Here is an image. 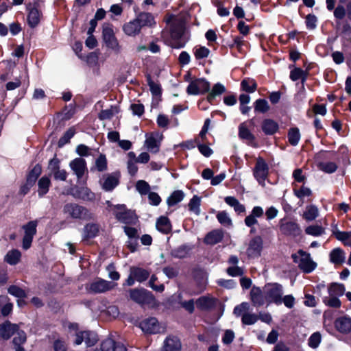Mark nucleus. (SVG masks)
I'll use <instances>...</instances> for the list:
<instances>
[{
	"instance_id": "f257e3e1",
	"label": "nucleus",
	"mask_w": 351,
	"mask_h": 351,
	"mask_svg": "<svg viewBox=\"0 0 351 351\" xmlns=\"http://www.w3.org/2000/svg\"><path fill=\"white\" fill-rule=\"evenodd\" d=\"M62 213L67 217L73 219L90 220L93 219V214L85 206L77 203H66L64 205Z\"/></svg>"
},
{
	"instance_id": "f03ea898",
	"label": "nucleus",
	"mask_w": 351,
	"mask_h": 351,
	"mask_svg": "<svg viewBox=\"0 0 351 351\" xmlns=\"http://www.w3.org/2000/svg\"><path fill=\"white\" fill-rule=\"evenodd\" d=\"M185 32V23L182 20L173 21L169 27V33L173 42L170 47L173 49L184 48L187 40L183 39Z\"/></svg>"
},
{
	"instance_id": "7ed1b4c3",
	"label": "nucleus",
	"mask_w": 351,
	"mask_h": 351,
	"mask_svg": "<svg viewBox=\"0 0 351 351\" xmlns=\"http://www.w3.org/2000/svg\"><path fill=\"white\" fill-rule=\"evenodd\" d=\"M129 293L130 298L141 306L151 305L156 301L154 294L144 288L131 289Z\"/></svg>"
},
{
	"instance_id": "20e7f679",
	"label": "nucleus",
	"mask_w": 351,
	"mask_h": 351,
	"mask_svg": "<svg viewBox=\"0 0 351 351\" xmlns=\"http://www.w3.org/2000/svg\"><path fill=\"white\" fill-rule=\"evenodd\" d=\"M293 259L298 267L304 273H311L313 271L317 264L311 259L310 254L300 250L296 254L292 255Z\"/></svg>"
},
{
	"instance_id": "39448f33",
	"label": "nucleus",
	"mask_w": 351,
	"mask_h": 351,
	"mask_svg": "<svg viewBox=\"0 0 351 351\" xmlns=\"http://www.w3.org/2000/svg\"><path fill=\"white\" fill-rule=\"evenodd\" d=\"M41 173L42 166L38 163L27 172L25 178V182L21 186L19 193L23 195H27L29 192L31 188L35 185Z\"/></svg>"
},
{
	"instance_id": "423d86ee",
	"label": "nucleus",
	"mask_w": 351,
	"mask_h": 351,
	"mask_svg": "<svg viewBox=\"0 0 351 351\" xmlns=\"http://www.w3.org/2000/svg\"><path fill=\"white\" fill-rule=\"evenodd\" d=\"M150 273L148 270L136 266H132L130 269V275L123 282V286L131 287L134 285L135 281L143 282L147 280L149 277Z\"/></svg>"
},
{
	"instance_id": "0eeeda50",
	"label": "nucleus",
	"mask_w": 351,
	"mask_h": 351,
	"mask_svg": "<svg viewBox=\"0 0 351 351\" xmlns=\"http://www.w3.org/2000/svg\"><path fill=\"white\" fill-rule=\"evenodd\" d=\"M102 39L108 48L114 51L119 50L120 46L111 23H108L103 25Z\"/></svg>"
},
{
	"instance_id": "6e6552de",
	"label": "nucleus",
	"mask_w": 351,
	"mask_h": 351,
	"mask_svg": "<svg viewBox=\"0 0 351 351\" xmlns=\"http://www.w3.org/2000/svg\"><path fill=\"white\" fill-rule=\"evenodd\" d=\"M37 220L29 221L23 226L22 228L24 230V236L23 237L22 246L24 250H27L30 248L34 237L37 232Z\"/></svg>"
},
{
	"instance_id": "1a4fd4ad",
	"label": "nucleus",
	"mask_w": 351,
	"mask_h": 351,
	"mask_svg": "<svg viewBox=\"0 0 351 351\" xmlns=\"http://www.w3.org/2000/svg\"><path fill=\"white\" fill-rule=\"evenodd\" d=\"M98 341V335L95 332L92 330H80L76 332L73 343L75 346H79L84 341L86 347H92L94 346Z\"/></svg>"
},
{
	"instance_id": "9d476101",
	"label": "nucleus",
	"mask_w": 351,
	"mask_h": 351,
	"mask_svg": "<svg viewBox=\"0 0 351 351\" xmlns=\"http://www.w3.org/2000/svg\"><path fill=\"white\" fill-rule=\"evenodd\" d=\"M114 209L117 210L114 212V216L118 221L125 224L134 223L136 215L131 210L127 209L125 204H117Z\"/></svg>"
},
{
	"instance_id": "9b49d317",
	"label": "nucleus",
	"mask_w": 351,
	"mask_h": 351,
	"mask_svg": "<svg viewBox=\"0 0 351 351\" xmlns=\"http://www.w3.org/2000/svg\"><path fill=\"white\" fill-rule=\"evenodd\" d=\"M39 3L34 1V4L29 3L27 5V10L28 11L27 16V21L29 27H36L40 22L43 16L41 11L39 10Z\"/></svg>"
},
{
	"instance_id": "f8f14e48",
	"label": "nucleus",
	"mask_w": 351,
	"mask_h": 351,
	"mask_svg": "<svg viewBox=\"0 0 351 351\" xmlns=\"http://www.w3.org/2000/svg\"><path fill=\"white\" fill-rule=\"evenodd\" d=\"M266 300L269 302L281 303L282 287L278 284L267 285L265 287Z\"/></svg>"
},
{
	"instance_id": "ddd939ff",
	"label": "nucleus",
	"mask_w": 351,
	"mask_h": 351,
	"mask_svg": "<svg viewBox=\"0 0 351 351\" xmlns=\"http://www.w3.org/2000/svg\"><path fill=\"white\" fill-rule=\"evenodd\" d=\"M120 178L121 173L119 171L104 175V182L101 184L102 189L105 191H112L119 184Z\"/></svg>"
},
{
	"instance_id": "4468645a",
	"label": "nucleus",
	"mask_w": 351,
	"mask_h": 351,
	"mask_svg": "<svg viewBox=\"0 0 351 351\" xmlns=\"http://www.w3.org/2000/svg\"><path fill=\"white\" fill-rule=\"evenodd\" d=\"M263 248V241L261 237L256 236L252 238L247 248V255L250 258H256L261 256Z\"/></svg>"
},
{
	"instance_id": "2eb2a0df",
	"label": "nucleus",
	"mask_w": 351,
	"mask_h": 351,
	"mask_svg": "<svg viewBox=\"0 0 351 351\" xmlns=\"http://www.w3.org/2000/svg\"><path fill=\"white\" fill-rule=\"evenodd\" d=\"M142 330L147 334H156L160 332V326L158 319L154 317H150L142 320L139 324Z\"/></svg>"
},
{
	"instance_id": "dca6fc26",
	"label": "nucleus",
	"mask_w": 351,
	"mask_h": 351,
	"mask_svg": "<svg viewBox=\"0 0 351 351\" xmlns=\"http://www.w3.org/2000/svg\"><path fill=\"white\" fill-rule=\"evenodd\" d=\"M280 230L284 234L293 236L299 235L301 232L300 227L296 222L284 219L280 221Z\"/></svg>"
},
{
	"instance_id": "f3484780",
	"label": "nucleus",
	"mask_w": 351,
	"mask_h": 351,
	"mask_svg": "<svg viewBox=\"0 0 351 351\" xmlns=\"http://www.w3.org/2000/svg\"><path fill=\"white\" fill-rule=\"evenodd\" d=\"M254 174L258 182L262 184H265V180L268 174V167L264 160L259 158L257 160Z\"/></svg>"
},
{
	"instance_id": "a211bd4d",
	"label": "nucleus",
	"mask_w": 351,
	"mask_h": 351,
	"mask_svg": "<svg viewBox=\"0 0 351 351\" xmlns=\"http://www.w3.org/2000/svg\"><path fill=\"white\" fill-rule=\"evenodd\" d=\"M19 326L5 320L0 324V337L4 340H8L19 330Z\"/></svg>"
},
{
	"instance_id": "6ab92c4d",
	"label": "nucleus",
	"mask_w": 351,
	"mask_h": 351,
	"mask_svg": "<svg viewBox=\"0 0 351 351\" xmlns=\"http://www.w3.org/2000/svg\"><path fill=\"white\" fill-rule=\"evenodd\" d=\"M263 209L261 206H255L252 209L251 214L247 216L245 219V223L247 226L251 228L250 232L255 233L256 229L254 227L258 224L256 218L263 216Z\"/></svg>"
},
{
	"instance_id": "aec40b11",
	"label": "nucleus",
	"mask_w": 351,
	"mask_h": 351,
	"mask_svg": "<svg viewBox=\"0 0 351 351\" xmlns=\"http://www.w3.org/2000/svg\"><path fill=\"white\" fill-rule=\"evenodd\" d=\"M99 225L96 223H86L83 228L82 241H88L99 235Z\"/></svg>"
},
{
	"instance_id": "412c9836",
	"label": "nucleus",
	"mask_w": 351,
	"mask_h": 351,
	"mask_svg": "<svg viewBox=\"0 0 351 351\" xmlns=\"http://www.w3.org/2000/svg\"><path fill=\"white\" fill-rule=\"evenodd\" d=\"M101 351H127V348L122 343L108 338L101 342Z\"/></svg>"
},
{
	"instance_id": "4be33fe9",
	"label": "nucleus",
	"mask_w": 351,
	"mask_h": 351,
	"mask_svg": "<svg viewBox=\"0 0 351 351\" xmlns=\"http://www.w3.org/2000/svg\"><path fill=\"white\" fill-rule=\"evenodd\" d=\"M336 330L341 334L347 335L351 332V318L343 316L337 318L335 322Z\"/></svg>"
},
{
	"instance_id": "5701e85b",
	"label": "nucleus",
	"mask_w": 351,
	"mask_h": 351,
	"mask_svg": "<svg viewBox=\"0 0 351 351\" xmlns=\"http://www.w3.org/2000/svg\"><path fill=\"white\" fill-rule=\"evenodd\" d=\"M69 166L78 178H82L86 170V162L82 158H76L71 160Z\"/></svg>"
},
{
	"instance_id": "b1692460",
	"label": "nucleus",
	"mask_w": 351,
	"mask_h": 351,
	"mask_svg": "<svg viewBox=\"0 0 351 351\" xmlns=\"http://www.w3.org/2000/svg\"><path fill=\"white\" fill-rule=\"evenodd\" d=\"M223 232L221 229H215L208 232L204 238V243L206 245H214L220 243L223 239Z\"/></svg>"
},
{
	"instance_id": "393cba45",
	"label": "nucleus",
	"mask_w": 351,
	"mask_h": 351,
	"mask_svg": "<svg viewBox=\"0 0 351 351\" xmlns=\"http://www.w3.org/2000/svg\"><path fill=\"white\" fill-rule=\"evenodd\" d=\"M217 299L208 296H201L197 299L195 303L197 308L201 311H210L216 306Z\"/></svg>"
},
{
	"instance_id": "a878e982",
	"label": "nucleus",
	"mask_w": 351,
	"mask_h": 351,
	"mask_svg": "<svg viewBox=\"0 0 351 351\" xmlns=\"http://www.w3.org/2000/svg\"><path fill=\"white\" fill-rule=\"evenodd\" d=\"M141 25L136 19L126 23L123 26V31L129 36H136L141 30Z\"/></svg>"
},
{
	"instance_id": "bb28decb",
	"label": "nucleus",
	"mask_w": 351,
	"mask_h": 351,
	"mask_svg": "<svg viewBox=\"0 0 351 351\" xmlns=\"http://www.w3.org/2000/svg\"><path fill=\"white\" fill-rule=\"evenodd\" d=\"M51 182L48 176H43L38 181V194L40 197L45 195L49 190Z\"/></svg>"
},
{
	"instance_id": "cd10ccee",
	"label": "nucleus",
	"mask_w": 351,
	"mask_h": 351,
	"mask_svg": "<svg viewBox=\"0 0 351 351\" xmlns=\"http://www.w3.org/2000/svg\"><path fill=\"white\" fill-rule=\"evenodd\" d=\"M226 90V88L222 84H215L213 86L211 91L208 94L206 97V101L212 105L215 104V97L217 96L221 95V94L225 93Z\"/></svg>"
},
{
	"instance_id": "c85d7f7f",
	"label": "nucleus",
	"mask_w": 351,
	"mask_h": 351,
	"mask_svg": "<svg viewBox=\"0 0 351 351\" xmlns=\"http://www.w3.org/2000/svg\"><path fill=\"white\" fill-rule=\"evenodd\" d=\"M157 230L165 234L171 231V223L169 219L166 216H160L156 221Z\"/></svg>"
},
{
	"instance_id": "c756f323",
	"label": "nucleus",
	"mask_w": 351,
	"mask_h": 351,
	"mask_svg": "<svg viewBox=\"0 0 351 351\" xmlns=\"http://www.w3.org/2000/svg\"><path fill=\"white\" fill-rule=\"evenodd\" d=\"M10 300L8 296L5 295H0V306L2 304H4V305L1 306L0 311L1 315L4 317L10 315L13 311L14 305L12 302H10Z\"/></svg>"
},
{
	"instance_id": "7c9ffc66",
	"label": "nucleus",
	"mask_w": 351,
	"mask_h": 351,
	"mask_svg": "<svg viewBox=\"0 0 351 351\" xmlns=\"http://www.w3.org/2000/svg\"><path fill=\"white\" fill-rule=\"evenodd\" d=\"M181 342L177 337H167L165 341L162 351H181Z\"/></svg>"
},
{
	"instance_id": "2f4dec72",
	"label": "nucleus",
	"mask_w": 351,
	"mask_h": 351,
	"mask_svg": "<svg viewBox=\"0 0 351 351\" xmlns=\"http://www.w3.org/2000/svg\"><path fill=\"white\" fill-rule=\"evenodd\" d=\"M261 128L265 134L272 135L278 131L279 126L275 121L267 119L263 121Z\"/></svg>"
},
{
	"instance_id": "473e14b6",
	"label": "nucleus",
	"mask_w": 351,
	"mask_h": 351,
	"mask_svg": "<svg viewBox=\"0 0 351 351\" xmlns=\"http://www.w3.org/2000/svg\"><path fill=\"white\" fill-rule=\"evenodd\" d=\"M136 19L141 28L145 26L152 27L156 24L153 15L149 12H141Z\"/></svg>"
},
{
	"instance_id": "72a5a7b5",
	"label": "nucleus",
	"mask_w": 351,
	"mask_h": 351,
	"mask_svg": "<svg viewBox=\"0 0 351 351\" xmlns=\"http://www.w3.org/2000/svg\"><path fill=\"white\" fill-rule=\"evenodd\" d=\"M110 289V282L105 280H99L90 285V291L95 293H103Z\"/></svg>"
},
{
	"instance_id": "f704fd0d",
	"label": "nucleus",
	"mask_w": 351,
	"mask_h": 351,
	"mask_svg": "<svg viewBox=\"0 0 351 351\" xmlns=\"http://www.w3.org/2000/svg\"><path fill=\"white\" fill-rule=\"evenodd\" d=\"M191 249L192 247L189 245L182 244L171 250L170 254L176 258H184L189 254Z\"/></svg>"
},
{
	"instance_id": "c9c22d12",
	"label": "nucleus",
	"mask_w": 351,
	"mask_h": 351,
	"mask_svg": "<svg viewBox=\"0 0 351 351\" xmlns=\"http://www.w3.org/2000/svg\"><path fill=\"white\" fill-rule=\"evenodd\" d=\"M21 258V252L17 249H12L4 256V261L10 265H17Z\"/></svg>"
},
{
	"instance_id": "e433bc0d",
	"label": "nucleus",
	"mask_w": 351,
	"mask_h": 351,
	"mask_svg": "<svg viewBox=\"0 0 351 351\" xmlns=\"http://www.w3.org/2000/svg\"><path fill=\"white\" fill-rule=\"evenodd\" d=\"M319 209L313 204L308 205L302 214V218L307 221L315 220L319 216Z\"/></svg>"
},
{
	"instance_id": "4c0bfd02",
	"label": "nucleus",
	"mask_w": 351,
	"mask_h": 351,
	"mask_svg": "<svg viewBox=\"0 0 351 351\" xmlns=\"http://www.w3.org/2000/svg\"><path fill=\"white\" fill-rule=\"evenodd\" d=\"M73 197L82 200H92L95 197V195L87 187L78 188L73 194Z\"/></svg>"
},
{
	"instance_id": "58836bf2",
	"label": "nucleus",
	"mask_w": 351,
	"mask_h": 351,
	"mask_svg": "<svg viewBox=\"0 0 351 351\" xmlns=\"http://www.w3.org/2000/svg\"><path fill=\"white\" fill-rule=\"evenodd\" d=\"M332 234L336 239L341 241L345 245H351V232H341L337 230V226L332 230Z\"/></svg>"
},
{
	"instance_id": "ea45409f",
	"label": "nucleus",
	"mask_w": 351,
	"mask_h": 351,
	"mask_svg": "<svg viewBox=\"0 0 351 351\" xmlns=\"http://www.w3.org/2000/svg\"><path fill=\"white\" fill-rule=\"evenodd\" d=\"M146 82L149 87L152 95L154 97H161L162 95V88L160 84L155 83L150 74L147 73L145 75Z\"/></svg>"
},
{
	"instance_id": "a19ab883",
	"label": "nucleus",
	"mask_w": 351,
	"mask_h": 351,
	"mask_svg": "<svg viewBox=\"0 0 351 351\" xmlns=\"http://www.w3.org/2000/svg\"><path fill=\"white\" fill-rule=\"evenodd\" d=\"M184 193L182 190H176L167 197V204L169 207L173 206L183 200Z\"/></svg>"
},
{
	"instance_id": "79ce46f5",
	"label": "nucleus",
	"mask_w": 351,
	"mask_h": 351,
	"mask_svg": "<svg viewBox=\"0 0 351 351\" xmlns=\"http://www.w3.org/2000/svg\"><path fill=\"white\" fill-rule=\"evenodd\" d=\"M233 14L237 18H231L230 19L228 23L230 25V27H233L234 24L237 23V21H238L237 24V28L239 32V34H241V6H239L237 5V6L234 8L233 10Z\"/></svg>"
},
{
	"instance_id": "37998d69",
	"label": "nucleus",
	"mask_w": 351,
	"mask_h": 351,
	"mask_svg": "<svg viewBox=\"0 0 351 351\" xmlns=\"http://www.w3.org/2000/svg\"><path fill=\"white\" fill-rule=\"evenodd\" d=\"M145 146L147 147V149L153 153V154H157L160 151V141H157L156 138L151 136L146 138L145 142Z\"/></svg>"
},
{
	"instance_id": "c03bdc74",
	"label": "nucleus",
	"mask_w": 351,
	"mask_h": 351,
	"mask_svg": "<svg viewBox=\"0 0 351 351\" xmlns=\"http://www.w3.org/2000/svg\"><path fill=\"white\" fill-rule=\"evenodd\" d=\"M330 258L335 264H341L345 261V253L341 248H335L330 252Z\"/></svg>"
},
{
	"instance_id": "a18cd8bd",
	"label": "nucleus",
	"mask_w": 351,
	"mask_h": 351,
	"mask_svg": "<svg viewBox=\"0 0 351 351\" xmlns=\"http://www.w3.org/2000/svg\"><path fill=\"white\" fill-rule=\"evenodd\" d=\"M346 291L345 287L343 284L332 283L328 287V294L330 295L341 296Z\"/></svg>"
},
{
	"instance_id": "49530a36",
	"label": "nucleus",
	"mask_w": 351,
	"mask_h": 351,
	"mask_svg": "<svg viewBox=\"0 0 351 351\" xmlns=\"http://www.w3.org/2000/svg\"><path fill=\"white\" fill-rule=\"evenodd\" d=\"M250 299L254 305H262L264 303L261 291L258 287H253L250 291Z\"/></svg>"
},
{
	"instance_id": "de8ad7c7",
	"label": "nucleus",
	"mask_w": 351,
	"mask_h": 351,
	"mask_svg": "<svg viewBox=\"0 0 351 351\" xmlns=\"http://www.w3.org/2000/svg\"><path fill=\"white\" fill-rule=\"evenodd\" d=\"M75 129L74 127L69 128L64 134L60 138L58 145L59 147H62L65 144L70 143V140L71 138L74 136L75 134Z\"/></svg>"
},
{
	"instance_id": "09e8293b",
	"label": "nucleus",
	"mask_w": 351,
	"mask_h": 351,
	"mask_svg": "<svg viewBox=\"0 0 351 351\" xmlns=\"http://www.w3.org/2000/svg\"><path fill=\"white\" fill-rule=\"evenodd\" d=\"M8 293L17 298H26L27 297L26 291L15 285H10L8 288Z\"/></svg>"
},
{
	"instance_id": "8fccbe9b",
	"label": "nucleus",
	"mask_w": 351,
	"mask_h": 351,
	"mask_svg": "<svg viewBox=\"0 0 351 351\" xmlns=\"http://www.w3.org/2000/svg\"><path fill=\"white\" fill-rule=\"evenodd\" d=\"M300 132L298 128H291L289 130L288 132V140L289 143L295 146L298 144L300 140Z\"/></svg>"
},
{
	"instance_id": "3c124183",
	"label": "nucleus",
	"mask_w": 351,
	"mask_h": 351,
	"mask_svg": "<svg viewBox=\"0 0 351 351\" xmlns=\"http://www.w3.org/2000/svg\"><path fill=\"white\" fill-rule=\"evenodd\" d=\"M305 233L313 237H319L325 233V228L319 225H311L305 228Z\"/></svg>"
},
{
	"instance_id": "603ef678",
	"label": "nucleus",
	"mask_w": 351,
	"mask_h": 351,
	"mask_svg": "<svg viewBox=\"0 0 351 351\" xmlns=\"http://www.w3.org/2000/svg\"><path fill=\"white\" fill-rule=\"evenodd\" d=\"M201 198L195 195L189 203V209L190 211L194 212L196 215L200 213Z\"/></svg>"
},
{
	"instance_id": "864d4df0",
	"label": "nucleus",
	"mask_w": 351,
	"mask_h": 351,
	"mask_svg": "<svg viewBox=\"0 0 351 351\" xmlns=\"http://www.w3.org/2000/svg\"><path fill=\"white\" fill-rule=\"evenodd\" d=\"M194 56L197 60H201L207 58L210 54V49L204 46L193 49Z\"/></svg>"
},
{
	"instance_id": "5fc2aeb1",
	"label": "nucleus",
	"mask_w": 351,
	"mask_h": 351,
	"mask_svg": "<svg viewBox=\"0 0 351 351\" xmlns=\"http://www.w3.org/2000/svg\"><path fill=\"white\" fill-rule=\"evenodd\" d=\"M95 166L98 171L102 172L107 169L108 162L105 154H101L95 161Z\"/></svg>"
},
{
	"instance_id": "6e6d98bb",
	"label": "nucleus",
	"mask_w": 351,
	"mask_h": 351,
	"mask_svg": "<svg viewBox=\"0 0 351 351\" xmlns=\"http://www.w3.org/2000/svg\"><path fill=\"white\" fill-rule=\"evenodd\" d=\"M323 302L328 306L332 308H339L341 306V302L337 296L328 295L323 298Z\"/></svg>"
},
{
	"instance_id": "4d7b16f0",
	"label": "nucleus",
	"mask_w": 351,
	"mask_h": 351,
	"mask_svg": "<svg viewBox=\"0 0 351 351\" xmlns=\"http://www.w3.org/2000/svg\"><path fill=\"white\" fill-rule=\"evenodd\" d=\"M216 217L222 226L228 227L232 225V221L225 210L219 211Z\"/></svg>"
},
{
	"instance_id": "13d9d810",
	"label": "nucleus",
	"mask_w": 351,
	"mask_h": 351,
	"mask_svg": "<svg viewBox=\"0 0 351 351\" xmlns=\"http://www.w3.org/2000/svg\"><path fill=\"white\" fill-rule=\"evenodd\" d=\"M49 171V176H52V173L60 168V160L57 158V155L55 154L54 157L51 158L48 163L47 167Z\"/></svg>"
},
{
	"instance_id": "bf43d9fd",
	"label": "nucleus",
	"mask_w": 351,
	"mask_h": 351,
	"mask_svg": "<svg viewBox=\"0 0 351 351\" xmlns=\"http://www.w3.org/2000/svg\"><path fill=\"white\" fill-rule=\"evenodd\" d=\"M225 202L229 206L234 207V210L240 214L241 213V204L239 203V200L236 199L234 197L228 196L224 199Z\"/></svg>"
},
{
	"instance_id": "052dcab7",
	"label": "nucleus",
	"mask_w": 351,
	"mask_h": 351,
	"mask_svg": "<svg viewBox=\"0 0 351 351\" xmlns=\"http://www.w3.org/2000/svg\"><path fill=\"white\" fill-rule=\"evenodd\" d=\"M136 189L141 195H146L149 193L150 186L146 181L141 180L136 182Z\"/></svg>"
},
{
	"instance_id": "680f3d73",
	"label": "nucleus",
	"mask_w": 351,
	"mask_h": 351,
	"mask_svg": "<svg viewBox=\"0 0 351 351\" xmlns=\"http://www.w3.org/2000/svg\"><path fill=\"white\" fill-rule=\"evenodd\" d=\"M254 109L257 112L264 113L269 110V106L265 99H259L254 104Z\"/></svg>"
},
{
	"instance_id": "e2e57ef3",
	"label": "nucleus",
	"mask_w": 351,
	"mask_h": 351,
	"mask_svg": "<svg viewBox=\"0 0 351 351\" xmlns=\"http://www.w3.org/2000/svg\"><path fill=\"white\" fill-rule=\"evenodd\" d=\"M16 336H15L12 340V343L14 346H20L23 345L26 342L27 335L24 330H20L16 332Z\"/></svg>"
},
{
	"instance_id": "0e129e2a",
	"label": "nucleus",
	"mask_w": 351,
	"mask_h": 351,
	"mask_svg": "<svg viewBox=\"0 0 351 351\" xmlns=\"http://www.w3.org/2000/svg\"><path fill=\"white\" fill-rule=\"evenodd\" d=\"M186 93L190 95H198L200 94L201 91L198 87L197 78L189 83L186 88Z\"/></svg>"
},
{
	"instance_id": "69168bd1",
	"label": "nucleus",
	"mask_w": 351,
	"mask_h": 351,
	"mask_svg": "<svg viewBox=\"0 0 351 351\" xmlns=\"http://www.w3.org/2000/svg\"><path fill=\"white\" fill-rule=\"evenodd\" d=\"M256 89V84L253 79L243 80V90L252 93Z\"/></svg>"
},
{
	"instance_id": "338daca9",
	"label": "nucleus",
	"mask_w": 351,
	"mask_h": 351,
	"mask_svg": "<svg viewBox=\"0 0 351 351\" xmlns=\"http://www.w3.org/2000/svg\"><path fill=\"white\" fill-rule=\"evenodd\" d=\"M99 60V52L93 51L88 53L86 58V62L89 66H95L97 64Z\"/></svg>"
},
{
	"instance_id": "774afa93",
	"label": "nucleus",
	"mask_w": 351,
	"mask_h": 351,
	"mask_svg": "<svg viewBox=\"0 0 351 351\" xmlns=\"http://www.w3.org/2000/svg\"><path fill=\"white\" fill-rule=\"evenodd\" d=\"M53 348L54 351H67V346L62 339H57L53 341Z\"/></svg>"
}]
</instances>
